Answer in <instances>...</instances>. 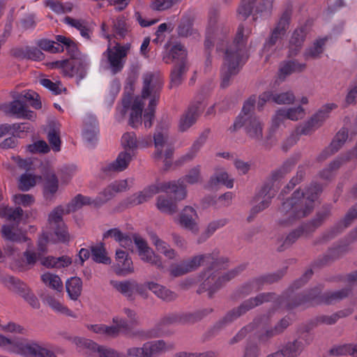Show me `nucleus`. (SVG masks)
Segmentation results:
<instances>
[{
  "instance_id": "obj_1",
  "label": "nucleus",
  "mask_w": 357,
  "mask_h": 357,
  "mask_svg": "<svg viewBox=\"0 0 357 357\" xmlns=\"http://www.w3.org/2000/svg\"><path fill=\"white\" fill-rule=\"evenodd\" d=\"M229 33V28L220 19L218 13L210 11L204 46L206 50H209L215 45L218 52L225 54L221 69L222 88L229 84L230 77L238 73L248 58V42L252 29L246 23L240 24L230 44Z\"/></svg>"
},
{
  "instance_id": "obj_2",
  "label": "nucleus",
  "mask_w": 357,
  "mask_h": 357,
  "mask_svg": "<svg viewBox=\"0 0 357 357\" xmlns=\"http://www.w3.org/2000/svg\"><path fill=\"white\" fill-rule=\"evenodd\" d=\"M143 85L141 96L134 98L124 96L121 104L116 107V119L122 121L126 115H129L128 123L132 128H137L142 123V112L145 109L143 121L145 128L151 127L154 119L155 108L159 101L163 81L157 73H146L142 76Z\"/></svg>"
},
{
  "instance_id": "obj_3",
  "label": "nucleus",
  "mask_w": 357,
  "mask_h": 357,
  "mask_svg": "<svg viewBox=\"0 0 357 357\" xmlns=\"http://www.w3.org/2000/svg\"><path fill=\"white\" fill-rule=\"evenodd\" d=\"M226 260L218 259V253L200 255L194 257L189 261L173 264L169 268V273L174 277H178L195 270L201 265H210L199 277L201 282L199 292L208 291L211 296L218 289L223 282L234 278L242 271L241 267L232 269L227 273L220 272V264H225Z\"/></svg>"
},
{
  "instance_id": "obj_4",
  "label": "nucleus",
  "mask_w": 357,
  "mask_h": 357,
  "mask_svg": "<svg viewBox=\"0 0 357 357\" xmlns=\"http://www.w3.org/2000/svg\"><path fill=\"white\" fill-rule=\"evenodd\" d=\"M56 42L47 39L38 40V47L52 53H56L66 50L71 57L70 60H59L48 64L51 68H61L63 73L68 77H77L83 79L86 74L90 61L89 57L79 52L75 43L69 38L57 35Z\"/></svg>"
},
{
  "instance_id": "obj_5",
  "label": "nucleus",
  "mask_w": 357,
  "mask_h": 357,
  "mask_svg": "<svg viewBox=\"0 0 357 357\" xmlns=\"http://www.w3.org/2000/svg\"><path fill=\"white\" fill-rule=\"evenodd\" d=\"M321 190L320 185L313 184L305 191L301 190L295 191L290 199L282 203L280 213L284 218L280 221V223L287 225L308 215L312 210L313 203Z\"/></svg>"
},
{
  "instance_id": "obj_6",
  "label": "nucleus",
  "mask_w": 357,
  "mask_h": 357,
  "mask_svg": "<svg viewBox=\"0 0 357 357\" xmlns=\"http://www.w3.org/2000/svg\"><path fill=\"white\" fill-rule=\"evenodd\" d=\"M108 26L105 23L102 24L101 34L104 38L108 39V45L106 51L102 53L100 68L103 70H110L113 75H115L123 68L130 45H121L117 43L115 45L112 46V35L108 33Z\"/></svg>"
},
{
  "instance_id": "obj_7",
  "label": "nucleus",
  "mask_w": 357,
  "mask_h": 357,
  "mask_svg": "<svg viewBox=\"0 0 357 357\" xmlns=\"http://www.w3.org/2000/svg\"><path fill=\"white\" fill-rule=\"evenodd\" d=\"M0 347L24 357H56L53 351L33 342L12 340L0 335Z\"/></svg>"
},
{
  "instance_id": "obj_8",
  "label": "nucleus",
  "mask_w": 357,
  "mask_h": 357,
  "mask_svg": "<svg viewBox=\"0 0 357 357\" xmlns=\"http://www.w3.org/2000/svg\"><path fill=\"white\" fill-rule=\"evenodd\" d=\"M162 59L166 63H174V66L171 73V84L178 86L181 82L183 75L188 69L186 50L181 44L176 43L163 54Z\"/></svg>"
},
{
  "instance_id": "obj_9",
  "label": "nucleus",
  "mask_w": 357,
  "mask_h": 357,
  "mask_svg": "<svg viewBox=\"0 0 357 357\" xmlns=\"http://www.w3.org/2000/svg\"><path fill=\"white\" fill-rule=\"evenodd\" d=\"M171 121L168 117L162 119L156 127L153 135V142L155 151L153 157L156 160H162L169 166L168 160L173 154V148L169 142V128Z\"/></svg>"
},
{
  "instance_id": "obj_10",
  "label": "nucleus",
  "mask_w": 357,
  "mask_h": 357,
  "mask_svg": "<svg viewBox=\"0 0 357 357\" xmlns=\"http://www.w3.org/2000/svg\"><path fill=\"white\" fill-rule=\"evenodd\" d=\"M1 199V190L0 189ZM0 216L6 217L8 220L15 222L2 226L1 232L3 238L11 242L27 241V237L17 228V225L23 216V210L20 207L12 208L4 205H0Z\"/></svg>"
},
{
  "instance_id": "obj_11",
  "label": "nucleus",
  "mask_w": 357,
  "mask_h": 357,
  "mask_svg": "<svg viewBox=\"0 0 357 357\" xmlns=\"http://www.w3.org/2000/svg\"><path fill=\"white\" fill-rule=\"evenodd\" d=\"M273 0H241L237 9L240 20H246L251 14L254 21L266 19L272 14Z\"/></svg>"
},
{
  "instance_id": "obj_12",
  "label": "nucleus",
  "mask_w": 357,
  "mask_h": 357,
  "mask_svg": "<svg viewBox=\"0 0 357 357\" xmlns=\"http://www.w3.org/2000/svg\"><path fill=\"white\" fill-rule=\"evenodd\" d=\"M268 301H273L277 306L285 305L288 308L291 307L289 305V302L283 298L276 297L273 294H260L255 298H251L244 301L238 308L228 312L222 319V322L224 324L231 322L237 319L241 314L245 313L248 310L264 302Z\"/></svg>"
},
{
  "instance_id": "obj_13",
  "label": "nucleus",
  "mask_w": 357,
  "mask_h": 357,
  "mask_svg": "<svg viewBox=\"0 0 357 357\" xmlns=\"http://www.w3.org/2000/svg\"><path fill=\"white\" fill-rule=\"evenodd\" d=\"M284 172L283 169L275 172L271 180L262 186L254 199V206L251 210L252 213H259L268 206L271 199L274 197L279 187L278 181L283 176Z\"/></svg>"
},
{
  "instance_id": "obj_14",
  "label": "nucleus",
  "mask_w": 357,
  "mask_h": 357,
  "mask_svg": "<svg viewBox=\"0 0 357 357\" xmlns=\"http://www.w3.org/2000/svg\"><path fill=\"white\" fill-rule=\"evenodd\" d=\"M256 327L258 337L261 341H266L269 338L278 335L275 328L269 326V319L266 316L255 319L252 324L243 328L231 340L230 344H234L243 339L248 332L254 330Z\"/></svg>"
},
{
  "instance_id": "obj_15",
  "label": "nucleus",
  "mask_w": 357,
  "mask_h": 357,
  "mask_svg": "<svg viewBox=\"0 0 357 357\" xmlns=\"http://www.w3.org/2000/svg\"><path fill=\"white\" fill-rule=\"evenodd\" d=\"M290 18L291 12L289 10L284 11L272 30L271 36L266 40L263 48V54L266 56V60H268V57L275 50L274 47L280 44L284 36L289 28Z\"/></svg>"
},
{
  "instance_id": "obj_16",
  "label": "nucleus",
  "mask_w": 357,
  "mask_h": 357,
  "mask_svg": "<svg viewBox=\"0 0 357 357\" xmlns=\"http://www.w3.org/2000/svg\"><path fill=\"white\" fill-rule=\"evenodd\" d=\"M243 116L238 115L234 123L229 128V131L234 132L244 126L246 135L252 139L260 141L263 137L264 124L257 116H248L243 120Z\"/></svg>"
},
{
  "instance_id": "obj_17",
  "label": "nucleus",
  "mask_w": 357,
  "mask_h": 357,
  "mask_svg": "<svg viewBox=\"0 0 357 357\" xmlns=\"http://www.w3.org/2000/svg\"><path fill=\"white\" fill-rule=\"evenodd\" d=\"M175 184L173 183H165V182L158 183L156 185L149 186L136 194L132 195L128 197L126 200L128 204L130 205H137L140 204L149 199L152 197L154 195L160 192H179ZM181 191H180L181 192Z\"/></svg>"
},
{
  "instance_id": "obj_18",
  "label": "nucleus",
  "mask_w": 357,
  "mask_h": 357,
  "mask_svg": "<svg viewBox=\"0 0 357 357\" xmlns=\"http://www.w3.org/2000/svg\"><path fill=\"white\" fill-rule=\"evenodd\" d=\"M73 342L80 349H87L91 353H97L98 357H126L125 353L119 351L109 347L100 345L91 340L75 337Z\"/></svg>"
},
{
  "instance_id": "obj_19",
  "label": "nucleus",
  "mask_w": 357,
  "mask_h": 357,
  "mask_svg": "<svg viewBox=\"0 0 357 357\" xmlns=\"http://www.w3.org/2000/svg\"><path fill=\"white\" fill-rule=\"evenodd\" d=\"M204 102L205 98L204 96H197L186 112L181 115L178 124L180 131L185 132L188 130L196 122L198 116L205 107Z\"/></svg>"
},
{
  "instance_id": "obj_20",
  "label": "nucleus",
  "mask_w": 357,
  "mask_h": 357,
  "mask_svg": "<svg viewBox=\"0 0 357 357\" xmlns=\"http://www.w3.org/2000/svg\"><path fill=\"white\" fill-rule=\"evenodd\" d=\"M319 294V289L315 288L314 289L312 290V291L308 295L303 296L298 301L296 302L294 305H298L307 303H311L312 304L319 303L321 302L328 304L332 303L347 296L349 294V290L345 289L333 292H329L324 294L323 298H321Z\"/></svg>"
},
{
  "instance_id": "obj_21",
  "label": "nucleus",
  "mask_w": 357,
  "mask_h": 357,
  "mask_svg": "<svg viewBox=\"0 0 357 357\" xmlns=\"http://www.w3.org/2000/svg\"><path fill=\"white\" fill-rule=\"evenodd\" d=\"M199 220L197 211L191 206H185L174 219L176 224L193 234H197L199 231Z\"/></svg>"
},
{
  "instance_id": "obj_22",
  "label": "nucleus",
  "mask_w": 357,
  "mask_h": 357,
  "mask_svg": "<svg viewBox=\"0 0 357 357\" xmlns=\"http://www.w3.org/2000/svg\"><path fill=\"white\" fill-rule=\"evenodd\" d=\"M121 145L123 149V151L135 156L138 149H145L151 145V139L150 136H144L138 139L134 132H127L121 137Z\"/></svg>"
},
{
  "instance_id": "obj_23",
  "label": "nucleus",
  "mask_w": 357,
  "mask_h": 357,
  "mask_svg": "<svg viewBox=\"0 0 357 357\" xmlns=\"http://www.w3.org/2000/svg\"><path fill=\"white\" fill-rule=\"evenodd\" d=\"M202 181L200 174V166L197 165L189 170V172L182 178L177 181H168L165 183L175 184L176 190L181 191V192L175 193V197L178 200L184 199L187 196L186 184L194 185L199 183Z\"/></svg>"
},
{
  "instance_id": "obj_24",
  "label": "nucleus",
  "mask_w": 357,
  "mask_h": 357,
  "mask_svg": "<svg viewBox=\"0 0 357 357\" xmlns=\"http://www.w3.org/2000/svg\"><path fill=\"white\" fill-rule=\"evenodd\" d=\"M133 240L138 255L143 261L154 265L160 269L165 268L162 258L148 245L144 239L139 236H135Z\"/></svg>"
},
{
  "instance_id": "obj_25",
  "label": "nucleus",
  "mask_w": 357,
  "mask_h": 357,
  "mask_svg": "<svg viewBox=\"0 0 357 357\" xmlns=\"http://www.w3.org/2000/svg\"><path fill=\"white\" fill-rule=\"evenodd\" d=\"M319 126L310 118L305 122L299 124L289 137L284 142L282 148L283 150H287L289 147L294 145L301 135H308L314 132Z\"/></svg>"
},
{
  "instance_id": "obj_26",
  "label": "nucleus",
  "mask_w": 357,
  "mask_h": 357,
  "mask_svg": "<svg viewBox=\"0 0 357 357\" xmlns=\"http://www.w3.org/2000/svg\"><path fill=\"white\" fill-rule=\"evenodd\" d=\"M1 109L6 114L14 115L19 119H33L35 118L34 112L29 110L25 102L15 96L14 100L11 102L1 105Z\"/></svg>"
},
{
  "instance_id": "obj_27",
  "label": "nucleus",
  "mask_w": 357,
  "mask_h": 357,
  "mask_svg": "<svg viewBox=\"0 0 357 357\" xmlns=\"http://www.w3.org/2000/svg\"><path fill=\"white\" fill-rule=\"evenodd\" d=\"M211 310L205 309L195 313H172L163 319L165 324H190L194 323L208 314Z\"/></svg>"
},
{
  "instance_id": "obj_28",
  "label": "nucleus",
  "mask_w": 357,
  "mask_h": 357,
  "mask_svg": "<svg viewBox=\"0 0 357 357\" xmlns=\"http://www.w3.org/2000/svg\"><path fill=\"white\" fill-rule=\"evenodd\" d=\"M114 271L116 275L126 276L134 272L132 261L128 254L121 250L116 251V263Z\"/></svg>"
},
{
  "instance_id": "obj_29",
  "label": "nucleus",
  "mask_w": 357,
  "mask_h": 357,
  "mask_svg": "<svg viewBox=\"0 0 357 357\" xmlns=\"http://www.w3.org/2000/svg\"><path fill=\"white\" fill-rule=\"evenodd\" d=\"M309 344L307 340L299 337L292 341H288L282 347L280 351L284 357H297L303 351L305 345Z\"/></svg>"
},
{
  "instance_id": "obj_30",
  "label": "nucleus",
  "mask_w": 357,
  "mask_h": 357,
  "mask_svg": "<svg viewBox=\"0 0 357 357\" xmlns=\"http://www.w3.org/2000/svg\"><path fill=\"white\" fill-rule=\"evenodd\" d=\"M307 33L306 26H301L293 32L289 41V56L297 55Z\"/></svg>"
},
{
  "instance_id": "obj_31",
  "label": "nucleus",
  "mask_w": 357,
  "mask_h": 357,
  "mask_svg": "<svg viewBox=\"0 0 357 357\" xmlns=\"http://www.w3.org/2000/svg\"><path fill=\"white\" fill-rule=\"evenodd\" d=\"M327 39V37H323L315 40L303 52L304 59L309 61L320 58L324 51Z\"/></svg>"
},
{
  "instance_id": "obj_32",
  "label": "nucleus",
  "mask_w": 357,
  "mask_h": 357,
  "mask_svg": "<svg viewBox=\"0 0 357 357\" xmlns=\"http://www.w3.org/2000/svg\"><path fill=\"white\" fill-rule=\"evenodd\" d=\"M134 157L135 156L130 155L128 152L121 151L118 155L116 159L106 165L103 169L107 172H122L128 167L129 163Z\"/></svg>"
},
{
  "instance_id": "obj_33",
  "label": "nucleus",
  "mask_w": 357,
  "mask_h": 357,
  "mask_svg": "<svg viewBox=\"0 0 357 357\" xmlns=\"http://www.w3.org/2000/svg\"><path fill=\"white\" fill-rule=\"evenodd\" d=\"M150 239L158 253L162 255L169 260L176 259L177 252L169 245V244L160 239L154 233L150 234Z\"/></svg>"
},
{
  "instance_id": "obj_34",
  "label": "nucleus",
  "mask_w": 357,
  "mask_h": 357,
  "mask_svg": "<svg viewBox=\"0 0 357 357\" xmlns=\"http://www.w3.org/2000/svg\"><path fill=\"white\" fill-rule=\"evenodd\" d=\"M0 280L9 289L16 292L22 298H24V294H27L31 291V289L26 284L13 276H0Z\"/></svg>"
},
{
  "instance_id": "obj_35",
  "label": "nucleus",
  "mask_w": 357,
  "mask_h": 357,
  "mask_svg": "<svg viewBox=\"0 0 357 357\" xmlns=\"http://www.w3.org/2000/svg\"><path fill=\"white\" fill-rule=\"evenodd\" d=\"M110 284L117 291L121 293L128 300L132 301L135 299V287H137L135 280H112Z\"/></svg>"
},
{
  "instance_id": "obj_36",
  "label": "nucleus",
  "mask_w": 357,
  "mask_h": 357,
  "mask_svg": "<svg viewBox=\"0 0 357 357\" xmlns=\"http://www.w3.org/2000/svg\"><path fill=\"white\" fill-rule=\"evenodd\" d=\"M149 289L158 298L169 302L174 301L176 298V294L167 287L154 282H149Z\"/></svg>"
},
{
  "instance_id": "obj_37",
  "label": "nucleus",
  "mask_w": 357,
  "mask_h": 357,
  "mask_svg": "<svg viewBox=\"0 0 357 357\" xmlns=\"http://www.w3.org/2000/svg\"><path fill=\"white\" fill-rule=\"evenodd\" d=\"M306 68V65L300 63L298 61H289L281 64L279 68L278 76L281 79H284L287 76L293 73L301 72Z\"/></svg>"
},
{
  "instance_id": "obj_38",
  "label": "nucleus",
  "mask_w": 357,
  "mask_h": 357,
  "mask_svg": "<svg viewBox=\"0 0 357 357\" xmlns=\"http://www.w3.org/2000/svg\"><path fill=\"white\" fill-rule=\"evenodd\" d=\"M171 344H167L163 340H155L144 344V349L146 351V357H152L172 348Z\"/></svg>"
},
{
  "instance_id": "obj_39",
  "label": "nucleus",
  "mask_w": 357,
  "mask_h": 357,
  "mask_svg": "<svg viewBox=\"0 0 357 357\" xmlns=\"http://www.w3.org/2000/svg\"><path fill=\"white\" fill-rule=\"evenodd\" d=\"M72 263L68 256L60 257H45L40 258V264L47 268H61L69 266Z\"/></svg>"
},
{
  "instance_id": "obj_40",
  "label": "nucleus",
  "mask_w": 357,
  "mask_h": 357,
  "mask_svg": "<svg viewBox=\"0 0 357 357\" xmlns=\"http://www.w3.org/2000/svg\"><path fill=\"white\" fill-rule=\"evenodd\" d=\"M66 289L70 299L77 300L82 293V282L78 277H72L66 282Z\"/></svg>"
},
{
  "instance_id": "obj_41",
  "label": "nucleus",
  "mask_w": 357,
  "mask_h": 357,
  "mask_svg": "<svg viewBox=\"0 0 357 357\" xmlns=\"http://www.w3.org/2000/svg\"><path fill=\"white\" fill-rule=\"evenodd\" d=\"M93 199L89 197L77 195L75 196L70 203L63 206L66 209V213H70L81 208L85 205H93Z\"/></svg>"
},
{
  "instance_id": "obj_42",
  "label": "nucleus",
  "mask_w": 357,
  "mask_h": 357,
  "mask_svg": "<svg viewBox=\"0 0 357 357\" xmlns=\"http://www.w3.org/2000/svg\"><path fill=\"white\" fill-rule=\"evenodd\" d=\"M59 189V181L54 174L48 175L44 183L43 194L46 199H51L54 197Z\"/></svg>"
},
{
  "instance_id": "obj_43",
  "label": "nucleus",
  "mask_w": 357,
  "mask_h": 357,
  "mask_svg": "<svg viewBox=\"0 0 357 357\" xmlns=\"http://www.w3.org/2000/svg\"><path fill=\"white\" fill-rule=\"evenodd\" d=\"M337 107L335 103H327L323 105L310 119L319 126V128L328 119L331 111Z\"/></svg>"
},
{
  "instance_id": "obj_44",
  "label": "nucleus",
  "mask_w": 357,
  "mask_h": 357,
  "mask_svg": "<svg viewBox=\"0 0 357 357\" xmlns=\"http://www.w3.org/2000/svg\"><path fill=\"white\" fill-rule=\"evenodd\" d=\"M40 279L45 286L59 292L63 290V283L59 275L45 272L41 275Z\"/></svg>"
},
{
  "instance_id": "obj_45",
  "label": "nucleus",
  "mask_w": 357,
  "mask_h": 357,
  "mask_svg": "<svg viewBox=\"0 0 357 357\" xmlns=\"http://www.w3.org/2000/svg\"><path fill=\"white\" fill-rule=\"evenodd\" d=\"M40 180L41 176L26 172L20 177L18 187L22 191H28Z\"/></svg>"
},
{
  "instance_id": "obj_46",
  "label": "nucleus",
  "mask_w": 357,
  "mask_h": 357,
  "mask_svg": "<svg viewBox=\"0 0 357 357\" xmlns=\"http://www.w3.org/2000/svg\"><path fill=\"white\" fill-rule=\"evenodd\" d=\"M227 223L226 219H220L211 222L206 227L205 231L197 238L198 243H202L208 239L216 230L224 227Z\"/></svg>"
},
{
  "instance_id": "obj_47",
  "label": "nucleus",
  "mask_w": 357,
  "mask_h": 357,
  "mask_svg": "<svg viewBox=\"0 0 357 357\" xmlns=\"http://www.w3.org/2000/svg\"><path fill=\"white\" fill-rule=\"evenodd\" d=\"M66 213L63 206L60 205L54 208L48 215V227L52 229L64 223L63 216Z\"/></svg>"
},
{
  "instance_id": "obj_48",
  "label": "nucleus",
  "mask_w": 357,
  "mask_h": 357,
  "mask_svg": "<svg viewBox=\"0 0 357 357\" xmlns=\"http://www.w3.org/2000/svg\"><path fill=\"white\" fill-rule=\"evenodd\" d=\"M114 36L121 39L123 38L128 33L130 26L124 16H119L112 21Z\"/></svg>"
},
{
  "instance_id": "obj_49",
  "label": "nucleus",
  "mask_w": 357,
  "mask_h": 357,
  "mask_svg": "<svg viewBox=\"0 0 357 357\" xmlns=\"http://www.w3.org/2000/svg\"><path fill=\"white\" fill-rule=\"evenodd\" d=\"M85 326L89 331L104 337H115L116 333L114 328L102 324H86Z\"/></svg>"
},
{
  "instance_id": "obj_50",
  "label": "nucleus",
  "mask_w": 357,
  "mask_h": 357,
  "mask_svg": "<svg viewBox=\"0 0 357 357\" xmlns=\"http://www.w3.org/2000/svg\"><path fill=\"white\" fill-rule=\"evenodd\" d=\"M91 255L94 261L103 264H109L110 258L107 256L106 249L103 244L100 243L91 248Z\"/></svg>"
},
{
  "instance_id": "obj_51",
  "label": "nucleus",
  "mask_w": 357,
  "mask_h": 357,
  "mask_svg": "<svg viewBox=\"0 0 357 357\" xmlns=\"http://www.w3.org/2000/svg\"><path fill=\"white\" fill-rule=\"evenodd\" d=\"M282 109L287 120H291L292 121L301 120L306 115L305 110L301 105L282 107Z\"/></svg>"
},
{
  "instance_id": "obj_52",
  "label": "nucleus",
  "mask_w": 357,
  "mask_h": 357,
  "mask_svg": "<svg viewBox=\"0 0 357 357\" xmlns=\"http://www.w3.org/2000/svg\"><path fill=\"white\" fill-rule=\"evenodd\" d=\"M211 186L218 184L225 185L227 188H232L234 186V179L230 178L229 174L225 171L216 172L210 180Z\"/></svg>"
},
{
  "instance_id": "obj_53",
  "label": "nucleus",
  "mask_w": 357,
  "mask_h": 357,
  "mask_svg": "<svg viewBox=\"0 0 357 357\" xmlns=\"http://www.w3.org/2000/svg\"><path fill=\"white\" fill-rule=\"evenodd\" d=\"M156 206L162 213L173 214L176 211V204L171 199L165 196L158 197Z\"/></svg>"
},
{
  "instance_id": "obj_54",
  "label": "nucleus",
  "mask_w": 357,
  "mask_h": 357,
  "mask_svg": "<svg viewBox=\"0 0 357 357\" xmlns=\"http://www.w3.org/2000/svg\"><path fill=\"white\" fill-rule=\"evenodd\" d=\"M286 120H287V119L285 117L282 109H278L271 119L268 137L269 139L271 138L272 135L281 126L284 125Z\"/></svg>"
},
{
  "instance_id": "obj_55",
  "label": "nucleus",
  "mask_w": 357,
  "mask_h": 357,
  "mask_svg": "<svg viewBox=\"0 0 357 357\" xmlns=\"http://www.w3.org/2000/svg\"><path fill=\"white\" fill-rule=\"evenodd\" d=\"M77 167L73 164L62 166L59 171V176L61 183H68L77 174Z\"/></svg>"
},
{
  "instance_id": "obj_56",
  "label": "nucleus",
  "mask_w": 357,
  "mask_h": 357,
  "mask_svg": "<svg viewBox=\"0 0 357 357\" xmlns=\"http://www.w3.org/2000/svg\"><path fill=\"white\" fill-rule=\"evenodd\" d=\"M116 195L110 184L106 187L99 195L93 199V206L100 207L112 199Z\"/></svg>"
},
{
  "instance_id": "obj_57",
  "label": "nucleus",
  "mask_w": 357,
  "mask_h": 357,
  "mask_svg": "<svg viewBox=\"0 0 357 357\" xmlns=\"http://www.w3.org/2000/svg\"><path fill=\"white\" fill-rule=\"evenodd\" d=\"M47 304L55 312L66 314L69 317H75L74 313L68 307L64 306L59 300L53 296H48L45 299Z\"/></svg>"
},
{
  "instance_id": "obj_58",
  "label": "nucleus",
  "mask_w": 357,
  "mask_h": 357,
  "mask_svg": "<svg viewBox=\"0 0 357 357\" xmlns=\"http://www.w3.org/2000/svg\"><path fill=\"white\" fill-rule=\"evenodd\" d=\"M51 229L54 231V234L56 237L53 241L54 243L58 242L67 243L70 241V236L65 223L59 226L54 227Z\"/></svg>"
},
{
  "instance_id": "obj_59",
  "label": "nucleus",
  "mask_w": 357,
  "mask_h": 357,
  "mask_svg": "<svg viewBox=\"0 0 357 357\" xmlns=\"http://www.w3.org/2000/svg\"><path fill=\"white\" fill-rule=\"evenodd\" d=\"M295 96L291 91L273 93V101L278 105H291L295 101Z\"/></svg>"
},
{
  "instance_id": "obj_60",
  "label": "nucleus",
  "mask_w": 357,
  "mask_h": 357,
  "mask_svg": "<svg viewBox=\"0 0 357 357\" xmlns=\"http://www.w3.org/2000/svg\"><path fill=\"white\" fill-rule=\"evenodd\" d=\"M47 138L53 151L56 152L59 151L61 149V140L59 137V127L54 125V127L48 132Z\"/></svg>"
},
{
  "instance_id": "obj_61",
  "label": "nucleus",
  "mask_w": 357,
  "mask_h": 357,
  "mask_svg": "<svg viewBox=\"0 0 357 357\" xmlns=\"http://www.w3.org/2000/svg\"><path fill=\"white\" fill-rule=\"evenodd\" d=\"M351 313V310L346 311H340L337 313L331 315L321 316L318 318V321L321 324L331 325L335 324L340 317H347Z\"/></svg>"
},
{
  "instance_id": "obj_62",
  "label": "nucleus",
  "mask_w": 357,
  "mask_h": 357,
  "mask_svg": "<svg viewBox=\"0 0 357 357\" xmlns=\"http://www.w3.org/2000/svg\"><path fill=\"white\" fill-rule=\"evenodd\" d=\"M205 142L206 136L204 135L199 136V137L193 143L189 152L187 153L185 155H183V160L188 161L192 160L195 157L197 153L199 151L200 148L205 143Z\"/></svg>"
},
{
  "instance_id": "obj_63",
  "label": "nucleus",
  "mask_w": 357,
  "mask_h": 357,
  "mask_svg": "<svg viewBox=\"0 0 357 357\" xmlns=\"http://www.w3.org/2000/svg\"><path fill=\"white\" fill-rule=\"evenodd\" d=\"M15 96L21 100L24 99L27 101H31V105L35 109L41 107V103L38 100V95L33 91H24Z\"/></svg>"
},
{
  "instance_id": "obj_64",
  "label": "nucleus",
  "mask_w": 357,
  "mask_h": 357,
  "mask_svg": "<svg viewBox=\"0 0 357 357\" xmlns=\"http://www.w3.org/2000/svg\"><path fill=\"white\" fill-rule=\"evenodd\" d=\"M13 201L16 205L28 207L34 203L35 199L31 195L16 194L13 196Z\"/></svg>"
}]
</instances>
